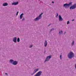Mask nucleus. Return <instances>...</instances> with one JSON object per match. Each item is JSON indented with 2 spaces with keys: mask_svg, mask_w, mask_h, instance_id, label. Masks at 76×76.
<instances>
[{
  "mask_svg": "<svg viewBox=\"0 0 76 76\" xmlns=\"http://www.w3.org/2000/svg\"><path fill=\"white\" fill-rule=\"evenodd\" d=\"M59 21H62V20H63V18L62 17H61V15H60L59 16Z\"/></svg>",
  "mask_w": 76,
  "mask_h": 76,
  "instance_id": "7",
  "label": "nucleus"
},
{
  "mask_svg": "<svg viewBox=\"0 0 76 76\" xmlns=\"http://www.w3.org/2000/svg\"><path fill=\"white\" fill-rule=\"evenodd\" d=\"M38 69H36L34 70V72L33 73V74H32V75H34V74H35V73H36V72H37L38 71Z\"/></svg>",
  "mask_w": 76,
  "mask_h": 76,
  "instance_id": "12",
  "label": "nucleus"
},
{
  "mask_svg": "<svg viewBox=\"0 0 76 76\" xmlns=\"http://www.w3.org/2000/svg\"><path fill=\"white\" fill-rule=\"evenodd\" d=\"M58 16V13H57L56 16Z\"/></svg>",
  "mask_w": 76,
  "mask_h": 76,
  "instance_id": "23",
  "label": "nucleus"
},
{
  "mask_svg": "<svg viewBox=\"0 0 76 76\" xmlns=\"http://www.w3.org/2000/svg\"><path fill=\"white\" fill-rule=\"evenodd\" d=\"M8 5V4L6 3H4L3 4V6H7Z\"/></svg>",
  "mask_w": 76,
  "mask_h": 76,
  "instance_id": "9",
  "label": "nucleus"
},
{
  "mask_svg": "<svg viewBox=\"0 0 76 76\" xmlns=\"http://www.w3.org/2000/svg\"><path fill=\"white\" fill-rule=\"evenodd\" d=\"M69 23H70L69 22V21H68L67 23V25H68V24H69Z\"/></svg>",
  "mask_w": 76,
  "mask_h": 76,
  "instance_id": "19",
  "label": "nucleus"
},
{
  "mask_svg": "<svg viewBox=\"0 0 76 76\" xmlns=\"http://www.w3.org/2000/svg\"><path fill=\"white\" fill-rule=\"evenodd\" d=\"M62 33H63V31H61V32L59 31V34H62Z\"/></svg>",
  "mask_w": 76,
  "mask_h": 76,
  "instance_id": "18",
  "label": "nucleus"
},
{
  "mask_svg": "<svg viewBox=\"0 0 76 76\" xmlns=\"http://www.w3.org/2000/svg\"><path fill=\"white\" fill-rule=\"evenodd\" d=\"M65 33H66V32H65Z\"/></svg>",
  "mask_w": 76,
  "mask_h": 76,
  "instance_id": "30",
  "label": "nucleus"
},
{
  "mask_svg": "<svg viewBox=\"0 0 76 76\" xmlns=\"http://www.w3.org/2000/svg\"><path fill=\"white\" fill-rule=\"evenodd\" d=\"M51 56H49L47 57L45 60V62L46 61H49V60H50V58H51Z\"/></svg>",
  "mask_w": 76,
  "mask_h": 76,
  "instance_id": "6",
  "label": "nucleus"
},
{
  "mask_svg": "<svg viewBox=\"0 0 76 76\" xmlns=\"http://www.w3.org/2000/svg\"><path fill=\"white\" fill-rule=\"evenodd\" d=\"M72 2H70L68 4H64V7H69L70 6L72 5Z\"/></svg>",
  "mask_w": 76,
  "mask_h": 76,
  "instance_id": "2",
  "label": "nucleus"
},
{
  "mask_svg": "<svg viewBox=\"0 0 76 76\" xmlns=\"http://www.w3.org/2000/svg\"><path fill=\"white\" fill-rule=\"evenodd\" d=\"M52 3H54V1H52Z\"/></svg>",
  "mask_w": 76,
  "mask_h": 76,
  "instance_id": "26",
  "label": "nucleus"
},
{
  "mask_svg": "<svg viewBox=\"0 0 76 76\" xmlns=\"http://www.w3.org/2000/svg\"><path fill=\"white\" fill-rule=\"evenodd\" d=\"M29 47L30 48H31V47H32V45H31Z\"/></svg>",
  "mask_w": 76,
  "mask_h": 76,
  "instance_id": "21",
  "label": "nucleus"
},
{
  "mask_svg": "<svg viewBox=\"0 0 76 76\" xmlns=\"http://www.w3.org/2000/svg\"><path fill=\"white\" fill-rule=\"evenodd\" d=\"M24 15L23 13H22L21 14L20 16V19H21L22 18V17H23V15Z\"/></svg>",
  "mask_w": 76,
  "mask_h": 76,
  "instance_id": "13",
  "label": "nucleus"
},
{
  "mask_svg": "<svg viewBox=\"0 0 76 76\" xmlns=\"http://www.w3.org/2000/svg\"><path fill=\"white\" fill-rule=\"evenodd\" d=\"M5 75H7V73H5Z\"/></svg>",
  "mask_w": 76,
  "mask_h": 76,
  "instance_id": "24",
  "label": "nucleus"
},
{
  "mask_svg": "<svg viewBox=\"0 0 76 76\" xmlns=\"http://www.w3.org/2000/svg\"><path fill=\"white\" fill-rule=\"evenodd\" d=\"M18 64V62L16 61H15L12 63V64L13 65H16Z\"/></svg>",
  "mask_w": 76,
  "mask_h": 76,
  "instance_id": "8",
  "label": "nucleus"
},
{
  "mask_svg": "<svg viewBox=\"0 0 76 76\" xmlns=\"http://www.w3.org/2000/svg\"><path fill=\"white\" fill-rule=\"evenodd\" d=\"M60 58H61V55L60 56Z\"/></svg>",
  "mask_w": 76,
  "mask_h": 76,
  "instance_id": "20",
  "label": "nucleus"
},
{
  "mask_svg": "<svg viewBox=\"0 0 76 76\" xmlns=\"http://www.w3.org/2000/svg\"><path fill=\"white\" fill-rule=\"evenodd\" d=\"M13 62V60L12 59L10 60V63H12Z\"/></svg>",
  "mask_w": 76,
  "mask_h": 76,
  "instance_id": "15",
  "label": "nucleus"
},
{
  "mask_svg": "<svg viewBox=\"0 0 76 76\" xmlns=\"http://www.w3.org/2000/svg\"><path fill=\"white\" fill-rule=\"evenodd\" d=\"M68 56L69 58H72L74 57V54L72 52H71L69 53L68 55Z\"/></svg>",
  "mask_w": 76,
  "mask_h": 76,
  "instance_id": "1",
  "label": "nucleus"
},
{
  "mask_svg": "<svg viewBox=\"0 0 76 76\" xmlns=\"http://www.w3.org/2000/svg\"><path fill=\"white\" fill-rule=\"evenodd\" d=\"M19 13V12H18L16 14V15H18V13Z\"/></svg>",
  "mask_w": 76,
  "mask_h": 76,
  "instance_id": "22",
  "label": "nucleus"
},
{
  "mask_svg": "<svg viewBox=\"0 0 76 76\" xmlns=\"http://www.w3.org/2000/svg\"><path fill=\"white\" fill-rule=\"evenodd\" d=\"M45 46L46 47L47 45V40L45 41V42L44 43Z\"/></svg>",
  "mask_w": 76,
  "mask_h": 76,
  "instance_id": "14",
  "label": "nucleus"
},
{
  "mask_svg": "<svg viewBox=\"0 0 76 76\" xmlns=\"http://www.w3.org/2000/svg\"><path fill=\"white\" fill-rule=\"evenodd\" d=\"M13 41L14 42H16V37H15L14 38Z\"/></svg>",
  "mask_w": 76,
  "mask_h": 76,
  "instance_id": "11",
  "label": "nucleus"
},
{
  "mask_svg": "<svg viewBox=\"0 0 76 76\" xmlns=\"http://www.w3.org/2000/svg\"><path fill=\"white\" fill-rule=\"evenodd\" d=\"M75 8H76V4H75L73 5L70 7V9H75Z\"/></svg>",
  "mask_w": 76,
  "mask_h": 76,
  "instance_id": "4",
  "label": "nucleus"
},
{
  "mask_svg": "<svg viewBox=\"0 0 76 76\" xmlns=\"http://www.w3.org/2000/svg\"><path fill=\"white\" fill-rule=\"evenodd\" d=\"M50 25H51V24H49V25H48V26H50Z\"/></svg>",
  "mask_w": 76,
  "mask_h": 76,
  "instance_id": "29",
  "label": "nucleus"
},
{
  "mask_svg": "<svg viewBox=\"0 0 76 76\" xmlns=\"http://www.w3.org/2000/svg\"><path fill=\"white\" fill-rule=\"evenodd\" d=\"M74 44H75V42H74V41H73V42L72 43V45H74Z\"/></svg>",
  "mask_w": 76,
  "mask_h": 76,
  "instance_id": "17",
  "label": "nucleus"
},
{
  "mask_svg": "<svg viewBox=\"0 0 76 76\" xmlns=\"http://www.w3.org/2000/svg\"><path fill=\"white\" fill-rule=\"evenodd\" d=\"M42 14H43V13H42L40 15L39 17L34 19L35 21H37V20H39V19H41L42 18L41 15H42Z\"/></svg>",
  "mask_w": 76,
  "mask_h": 76,
  "instance_id": "3",
  "label": "nucleus"
},
{
  "mask_svg": "<svg viewBox=\"0 0 76 76\" xmlns=\"http://www.w3.org/2000/svg\"><path fill=\"white\" fill-rule=\"evenodd\" d=\"M12 5H17L18 4V2H14L12 3Z\"/></svg>",
  "mask_w": 76,
  "mask_h": 76,
  "instance_id": "10",
  "label": "nucleus"
},
{
  "mask_svg": "<svg viewBox=\"0 0 76 76\" xmlns=\"http://www.w3.org/2000/svg\"><path fill=\"white\" fill-rule=\"evenodd\" d=\"M24 18H23V20H24Z\"/></svg>",
  "mask_w": 76,
  "mask_h": 76,
  "instance_id": "27",
  "label": "nucleus"
},
{
  "mask_svg": "<svg viewBox=\"0 0 76 76\" xmlns=\"http://www.w3.org/2000/svg\"><path fill=\"white\" fill-rule=\"evenodd\" d=\"M20 41V39L19 38H18L17 39V42H19Z\"/></svg>",
  "mask_w": 76,
  "mask_h": 76,
  "instance_id": "16",
  "label": "nucleus"
},
{
  "mask_svg": "<svg viewBox=\"0 0 76 76\" xmlns=\"http://www.w3.org/2000/svg\"><path fill=\"white\" fill-rule=\"evenodd\" d=\"M41 73H42V72L39 71L36 74L35 76H40L41 75Z\"/></svg>",
  "mask_w": 76,
  "mask_h": 76,
  "instance_id": "5",
  "label": "nucleus"
},
{
  "mask_svg": "<svg viewBox=\"0 0 76 76\" xmlns=\"http://www.w3.org/2000/svg\"><path fill=\"white\" fill-rule=\"evenodd\" d=\"M52 30H54L53 28L51 30V31H52Z\"/></svg>",
  "mask_w": 76,
  "mask_h": 76,
  "instance_id": "25",
  "label": "nucleus"
},
{
  "mask_svg": "<svg viewBox=\"0 0 76 76\" xmlns=\"http://www.w3.org/2000/svg\"><path fill=\"white\" fill-rule=\"evenodd\" d=\"M72 21H74V20H72Z\"/></svg>",
  "mask_w": 76,
  "mask_h": 76,
  "instance_id": "28",
  "label": "nucleus"
}]
</instances>
